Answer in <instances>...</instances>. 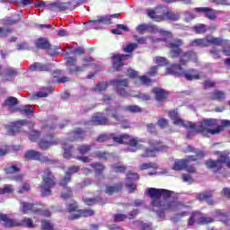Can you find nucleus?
Wrapping results in <instances>:
<instances>
[{"label": "nucleus", "instance_id": "obj_54", "mask_svg": "<svg viewBox=\"0 0 230 230\" xmlns=\"http://www.w3.org/2000/svg\"><path fill=\"white\" fill-rule=\"evenodd\" d=\"M186 160H178L174 163L173 170H184L186 168Z\"/></svg>", "mask_w": 230, "mask_h": 230}, {"label": "nucleus", "instance_id": "obj_33", "mask_svg": "<svg viewBox=\"0 0 230 230\" xmlns=\"http://www.w3.org/2000/svg\"><path fill=\"white\" fill-rule=\"evenodd\" d=\"M4 103L7 107H9L10 111H17V108H15V106L19 104V100H17V98L13 96H10L4 100Z\"/></svg>", "mask_w": 230, "mask_h": 230}, {"label": "nucleus", "instance_id": "obj_23", "mask_svg": "<svg viewBox=\"0 0 230 230\" xmlns=\"http://www.w3.org/2000/svg\"><path fill=\"white\" fill-rule=\"evenodd\" d=\"M123 191V183L122 182H118L114 183L113 185H105V190L104 193L106 195H114L116 193H121Z\"/></svg>", "mask_w": 230, "mask_h": 230}, {"label": "nucleus", "instance_id": "obj_59", "mask_svg": "<svg viewBox=\"0 0 230 230\" xmlns=\"http://www.w3.org/2000/svg\"><path fill=\"white\" fill-rule=\"evenodd\" d=\"M128 216L125 214H115L113 215V222H125Z\"/></svg>", "mask_w": 230, "mask_h": 230}, {"label": "nucleus", "instance_id": "obj_55", "mask_svg": "<svg viewBox=\"0 0 230 230\" xmlns=\"http://www.w3.org/2000/svg\"><path fill=\"white\" fill-rule=\"evenodd\" d=\"M95 157H97V159H101L102 161H107V159H109V155H111L109 153L107 152H102V151H96L94 153Z\"/></svg>", "mask_w": 230, "mask_h": 230}, {"label": "nucleus", "instance_id": "obj_2", "mask_svg": "<svg viewBox=\"0 0 230 230\" xmlns=\"http://www.w3.org/2000/svg\"><path fill=\"white\" fill-rule=\"evenodd\" d=\"M181 46H182V40L176 39L174 40L173 43V52H174V60L177 62V60H180L181 65L175 64L174 65V75H178L179 76L184 75L187 80H197L200 78V76L195 72V70L191 69L189 72H184V68L181 67V66H184L186 62L190 60H195L197 58V55L193 52H189L186 54H182V51H181Z\"/></svg>", "mask_w": 230, "mask_h": 230}, {"label": "nucleus", "instance_id": "obj_42", "mask_svg": "<svg viewBox=\"0 0 230 230\" xmlns=\"http://www.w3.org/2000/svg\"><path fill=\"white\" fill-rule=\"evenodd\" d=\"M197 199L198 200H206L210 206L213 204V199H211V194L209 192H202L198 195Z\"/></svg>", "mask_w": 230, "mask_h": 230}, {"label": "nucleus", "instance_id": "obj_44", "mask_svg": "<svg viewBox=\"0 0 230 230\" xmlns=\"http://www.w3.org/2000/svg\"><path fill=\"white\" fill-rule=\"evenodd\" d=\"M7 175H12L13 173H20L21 168L17 164H12L11 166L4 170Z\"/></svg>", "mask_w": 230, "mask_h": 230}, {"label": "nucleus", "instance_id": "obj_24", "mask_svg": "<svg viewBox=\"0 0 230 230\" xmlns=\"http://www.w3.org/2000/svg\"><path fill=\"white\" fill-rule=\"evenodd\" d=\"M195 154L197 155V158H195V156H189V158L186 160L187 164L184 169H186V172H188L189 173H195V167H193V165H189L188 163H190V161H197L198 159H200V157H204L205 155L204 151H200L199 149L195 150Z\"/></svg>", "mask_w": 230, "mask_h": 230}, {"label": "nucleus", "instance_id": "obj_10", "mask_svg": "<svg viewBox=\"0 0 230 230\" xmlns=\"http://www.w3.org/2000/svg\"><path fill=\"white\" fill-rule=\"evenodd\" d=\"M206 166L212 168L214 172L227 175V173H230V157L227 155L220 153L217 161L208 160L206 162Z\"/></svg>", "mask_w": 230, "mask_h": 230}, {"label": "nucleus", "instance_id": "obj_50", "mask_svg": "<svg viewBox=\"0 0 230 230\" xmlns=\"http://www.w3.org/2000/svg\"><path fill=\"white\" fill-rule=\"evenodd\" d=\"M138 80L142 85H146V87L152 85V82H154L150 77L146 75L138 76Z\"/></svg>", "mask_w": 230, "mask_h": 230}, {"label": "nucleus", "instance_id": "obj_51", "mask_svg": "<svg viewBox=\"0 0 230 230\" xmlns=\"http://www.w3.org/2000/svg\"><path fill=\"white\" fill-rule=\"evenodd\" d=\"M139 181V174L137 172H128L127 174L128 182H136Z\"/></svg>", "mask_w": 230, "mask_h": 230}, {"label": "nucleus", "instance_id": "obj_4", "mask_svg": "<svg viewBox=\"0 0 230 230\" xmlns=\"http://www.w3.org/2000/svg\"><path fill=\"white\" fill-rule=\"evenodd\" d=\"M109 139H113L114 143H118L119 145H128L132 148H141V146H143L141 143H145L143 139L138 137H132L128 134H122L119 137H116L114 133H111L110 135H99L96 138V141L97 143H105V141H109Z\"/></svg>", "mask_w": 230, "mask_h": 230}, {"label": "nucleus", "instance_id": "obj_31", "mask_svg": "<svg viewBox=\"0 0 230 230\" xmlns=\"http://www.w3.org/2000/svg\"><path fill=\"white\" fill-rule=\"evenodd\" d=\"M22 17L19 14H16V18L12 19L11 17H5L2 20L3 26H13V24H19L22 21Z\"/></svg>", "mask_w": 230, "mask_h": 230}, {"label": "nucleus", "instance_id": "obj_5", "mask_svg": "<svg viewBox=\"0 0 230 230\" xmlns=\"http://www.w3.org/2000/svg\"><path fill=\"white\" fill-rule=\"evenodd\" d=\"M85 130L82 128H76L75 129L68 133V137L62 143L65 159H71L73 157V145H69L75 141H84L85 139Z\"/></svg>", "mask_w": 230, "mask_h": 230}, {"label": "nucleus", "instance_id": "obj_47", "mask_svg": "<svg viewBox=\"0 0 230 230\" xmlns=\"http://www.w3.org/2000/svg\"><path fill=\"white\" fill-rule=\"evenodd\" d=\"M93 149L92 145H81L77 147V152L81 154V155H85V154H89Z\"/></svg>", "mask_w": 230, "mask_h": 230}, {"label": "nucleus", "instance_id": "obj_62", "mask_svg": "<svg viewBox=\"0 0 230 230\" xmlns=\"http://www.w3.org/2000/svg\"><path fill=\"white\" fill-rule=\"evenodd\" d=\"M137 49V43H129L125 49L124 51L125 53H132L134 49Z\"/></svg>", "mask_w": 230, "mask_h": 230}, {"label": "nucleus", "instance_id": "obj_12", "mask_svg": "<svg viewBox=\"0 0 230 230\" xmlns=\"http://www.w3.org/2000/svg\"><path fill=\"white\" fill-rule=\"evenodd\" d=\"M66 67L70 75H80L84 73V69L87 67L88 65L84 64L82 66H76L78 60L75 57H66Z\"/></svg>", "mask_w": 230, "mask_h": 230}, {"label": "nucleus", "instance_id": "obj_32", "mask_svg": "<svg viewBox=\"0 0 230 230\" xmlns=\"http://www.w3.org/2000/svg\"><path fill=\"white\" fill-rule=\"evenodd\" d=\"M66 213H70V215H75L80 211V205H78V202L73 201L71 203H68L66 205V208L65 209Z\"/></svg>", "mask_w": 230, "mask_h": 230}, {"label": "nucleus", "instance_id": "obj_13", "mask_svg": "<svg viewBox=\"0 0 230 230\" xmlns=\"http://www.w3.org/2000/svg\"><path fill=\"white\" fill-rule=\"evenodd\" d=\"M25 159L28 161H39L40 163H55L53 160L49 159L48 156L42 155V153L31 149L25 152Z\"/></svg>", "mask_w": 230, "mask_h": 230}, {"label": "nucleus", "instance_id": "obj_56", "mask_svg": "<svg viewBox=\"0 0 230 230\" xmlns=\"http://www.w3.org/2000/svg\"><path fill=\"white\" fill-rule=\"evenodd\" d=\"M148 168H153V170H157L158 166L157 164L149 162V163H143L140 166L141 170H148Z\"/></svg>", "mask_w": 230, "mask_h": 230}, {"label": "nucleus", "instance_id": "obj_9", "mask_svg": "<svg viewBox=\"0 0 230 230\" xmlns=\"http://www.w3.org/2000/svg\"><path fill=\"white\" fill-rule=\"evenodd\" d=\"M0 219L3 221L4 227L7 229H12V227H28L29 229H33L35 224L33 220L30 217H23L22 220H17L10 218L8 214L0 213Z\"/></svg>", "mask_w": 230, "mask_h": 230}, {"label": "nucleus", "instance_id": "obj_21", "mask_svg": "<svg viewBox=\"0 0 230 230\" xmlns=\"http://www.w3.org/2000/svg\"><path fill=\"white\" fill-rule=\"evenodd\" d=\"M119 15V13H115L111 15L99 16L97 20H91L89 23L93 24V26H98V24H111V17L113 19H118Z\"/></svg>", "mask_w": 230, "mask_h": 230}, {"label": "nucleus", "instance_id": "obj_30", "mask_svg": "<svg viewBox=\"0 0 230 230\" xmlns=\"http://www.w3.org/2000/svg\"><path fill=\"white\" fill-rule=\"evenodd\" d=\"M160 33L166 38H164L163 40L165 42L166 48H169L171 51H173V41L172 40V32L166 31H161Z\"/></svg>", "mask_w": 230, "mask_h": 230}, {"label": "nucleus", "instance_id": "obj_28", "mask_svg": "<svg viewBox=\"0 0 230 230\" xmlns=\"http://www.w3.org/2000/svg\"><path fill=\"white\" fill-rule=\"evenodd\" d=\"M53 91L54 88L51 86L41 88L38 93H33L32 98H34V100H37V98H48Z\"/></svg>", "mask_w": 230, "mask_h": 230}, {"label": "nucleus", "instance_id": "obj_57", "mask_svg": "<svg viewBox=\"0 0 230 230\" xmlns=\"http://www.w3.org/2000/svg\"><path fill=\"white\" fill-rule=\"evenodd\" d=\"M147 16L152 19L153 21H155L159 22V16H157V13L155 9H148L147 10Z\"/></svg>", "mask_w": 230, "mask_h": 230}, {"label": "nucleus", "instance_id": "obj_52", "mask_svg": "<svg viewBox=\"0 0 230 230\" xmlns=\"http://www.w3.org/2000/svg\"><path fill=\"white\" fill-rule=\"evenodd\" d=\"M29 139L35 143L40 139V131L39 130H32L29 135Z\"/></svg>", "mask_w": 230, "mask_h": 230}, {"label": "nucleus", "instance_id": "obj_49", "mask_svg": "<svg viewBox=\"0 0 230 230\" xmlns=\"http://www.w3.org/2000/svg\"><path fill=\"white\" fill-rule=\"evenodd\" d=\"M90 166L93 168L96 173H99V174L103 173V171L105 170V165H103L102 163H93L90 164Z\"/></svg>", "mask_w": 230, "mask_h": 230}, {"label": "nucleus", "instance_id": "obj_29", "mask_svg": "<svg viewBox=\"0 0 230 230\" xmlns=\"http://www.w3.org/2000/svg\"><path fill=\"white\" fill-rule=\"evenodd\" d=\"M152 93L155 94L157 102H164L168 98V92L162 88H154Z\"/></svg>", "mask_w": 230, "mask_h": 230}, {"label": "nucleus", "instance_id": "obj_36", "mask_svg": "<svg viewBox=\"0 0 230 230\" xmlns=\"http://www.w3.org/2000/svg\"><path fill=\"white\" fill-rule=\"evenodd\" d=\"M63 190L61 191V199L63 200H68V199H72L73 197V188L66 186V187H62Z\"/></svg>", "mask_w": 230, "mask_h": 230}, {"label": "nucleus", "instance_id": "obj_39", "mask_svg": "<svg viewBox=\"0 0 230 230\" xmlns=\"http://www.w3.org/2000/svg\"><path fill=\"white\" fill-rule=\"evenodd\" d=\"M123 109L126 112H131V114H139L140 112H143V108L139 107V105H128L125 106Z\"/></svg>", "mask_w": 230, "mask_h": 230}, {"label": "nucleus", "instance_id": "obj_34", "mask_svg": "<svg viewBox=\"0 0 230 230\" xmlns=\"http://www.w3.org/2000/svg\"><path fill=\"white\" fill-rule=\"evenodd\" d=\"M29 70L31 72L34 71H49V66L42 63L36 62L30 66Z\"/></svg>", "mask_w": 230, "mask_h": 230}, {"label": "nucleus", "instance_id": "obj_60", "mask_svg": "<svg viewBox=\"0 0 230 230\" xmlns=\"http://www.w3.org/2000/svg\"><path fill=\"white\" fill-rule=\"evenodd\" d=\"M16 111H19L21 114H25L26 116H33L35 111L33 109H20L16 108Z\"/></svg>", "mask_w": 230, "mask_h": 230}, {"label": "nucleus", "instance_id": "obj_26", "mask_svg": "<svg viewBox=\"0 0 230 230\" xmlns=\"http://www.w3.org/2000/svg\"><path fill=\"white\" fill-rule=\"evenodd\" d=\"M35 46L38 49H45L46 51H49L51 49V43L47 38H38L35 41Z\"/></svg>", "mask_w": 230, "mask_h": 230}, {"label": "nucleus", "instance_id": "obj_53", "mask_svg": "<svg viewBox=\"0 0 230 230\" xmlns=\"http://www.w3.org/2000/svg\"><path fill=\"white\" fill-rule=\"evenodd\" d=\"M12 152V147L8 145H4L0 146V157H4L5 155H8Z\"/></svg>", "mask_w": 230, "mask_h": 230}, {"label": "nucleus", "instance_id": "obj_27", "mask_svg": "<svg viewBox=\"0 0 230 230\" xmlns=\"http://www.w3.org/2000/svg\"><path fill=\"white\" fill-rule=\"evenodd\" d=\"M188 212L186 211V207L182 204L174 206V222L177 220H181L182 217H186Z\"/></svg>", "mask_w": 230, "mask_h": 230}, {"label": "nucleus", "instance_id": "obj_58", "mask_svg": "<svg viewBox=\"0 0 230 230\" xmlns=\"http://www.w3.org/2000/svg\"><path fill=\"white\" fill-rule=\"evenodd\" d=\"M13 31L11 28L0 27V39L8 37V35H10V33H12Z\"/></svg>", "mask_w": 230, "mask_h": 230}, {"label": "nucleus", "instance_id": "obj_64", "mask_svg": "<svg viewBox=\"0 0 230 230\" xmlns=\"http://www.w3.org/2000/svg\"><path fill=\"white\" fill-rule=\"evenodd\" d=\"M31 187L29 185V183H22V187L20 188V190H18V193L22 194V193H28V191H30Z\"/></svg>", "mask_w": 230, "mask_h": 230}, {"label": "nucleus", "instance_id": "obj_40", "mask_svg": "<svg viewBox=\"0 0 230 230\" xmlns=\"http://www.w3.org/2000/svg\"><path fill=\"white\" fill-rule=\"evenodd\" d=\"M21 211L23 213V215H26L28 211H33V208H35V205L33 203H28L25 201L21 202Z\"/></svg>", "mask_w": 230, "mask_h": 230}, {"label": "nucleus", "instance_id": "obj_17", "mask_svg": "<svg viewBox=\"0 0 230 230\" xmlns=\"http://www.w3.org/2000/svg\"><path fill=\"white\" fill-rule=\"evenodd\" d=\"M26 125H28V120L26 119L11 122L10 125L7 126V134L9 136H15V134H17V132H21V128H22V127H26Z\"/></svg>", "mask_w": 230, "mask_h": 230}, {"label": "nucleus", "instance_id": "obj_63", "mask_svg": "<svg viewBox=\"0 0 230 230\" xmlns=\"http://www.w3.org/2000/svg\"><path fill=\"white\" fill-rule=\"evenodd\" d=\"M196 33H206L208 28L204 24H199L194 28Z\"/></svg>", "mask_w": 230, "mask_h": 230}, {"label": "nucleus", "instance_id": "obj_48", "mask_svg": "<svg viewBox=\"0 0 230 230\" xmlns=\"http://www.w3.org/2000/svg\"><path fill=\"white\" fill-rule=\"evenodd\" d=\"M40 230H55V225H53V223L48 219H43L41 221Z\"/></svg>", "mask_w": 230, "mask_h": 230}, {"label": "nucleus", "instance_id": "obj_18", "mask_svg": "<svg viewBox=\"0 0 230 230\" xmlns=\"http://www.w3.org/2000/svg\"><path fill=\"white\" fill-rule=\"evenodd\" d=\"M94 210L88 208V209H79L75 214H70L67 216V220L69 222H74L75 220H80V218H87V217L94 216Z\"/></svg>", "mask_w": 230, "mask_h": 230}, {"label": "nucleus", "instance_id": "obj_8", "mask_svg": "<svg viewBox=\"0 0 230 230\" xmlns=\"http://www.w3.org/2000/svg\"><path fill=\"white\" fill-rule=\"evenodd\" d=\"M147 145H149L150 147H146L143 150L142 154L140 155V157H142V159H150L152 157H156L159 152H166V150H168V146L164 145L161 139L150 138L147 141Z\"/></svg>", "mask_w": 230, "mask_h": 230}, {"label": "nucleus", "instance_id": "obj_7", "mask_svg": "<svg viewBox=\"0 0 230 230\" xmlns=\"http://www.w3.org/2000/svg\"><path fill=\"white\" fill-rule=\"evenodd\" d=\"M41 184L40 185V190L41 193V197H49L52 195L51 189L57 186V178L53 173V171L49 168H45L43 170V173L41 175Z\"/></svg>", "mask_w": 230, "mask_h": 230}, {"label": "nucleus", "instance_id": "obj_16", "mask_svg": "<svg viewBox=\"0 0 230 230\" xmlns=\"http://www.w3.org/2000/svg\"><path fill=\"white\" fill-rule=\"evenodd\" d=\"M129 58V55L114 54L111 57L113 69L115 71H121V69H123V66H125V64H123L124 60H128Z\"/></svg>", "mask_w": 230, "mask_h": 230}, {"label": "nucleus", "instance_id": "obj_14", "mask_svg": "<svg viewBox=\"0 0 230 230\" xmlns=\"http://www.w3.org/2000/svg\"><path fill=\"white\" fill-rule=\"evenodd\" d=\"M111 84L116 87L117 93L119 94V96H121V98H127V96H128V93L124 88L128 87V79H113L111 81Z\"/></svg>", "mask_w": 230, "mask_h": 230}, {"label": "nucleus", "instance_id": "obj_15", "mask_svg": "<svg viewBox=\"0 0 230 230\" xmlns=\"http://www.w3.org/2000/svg\"><path fill=\"white\" fill-rule=\"evenodd\" d=\"M196 224H211L215 220L209 217H207L206 214H201L199 212H194L190 218L189 219V226H193V223Z\"/></svg>", "mask_w": 230, "mask_h": 230}, {"label": "nucleus", "instance_id": "obj_11", "mask_svg": "<svg viewBox=\"0 0 230 230\" xmlns=\"http://www.w3.org/2000/svg\"><path fill=\"white\" fill-rule=\"evenodd\" d=\"M56 145H58V138H57L53 132H49L45 138L40 139L38 143L40 150H49L51 146H56Z\"/></svg>", "mask_w": 230, "mask_h": 230}, {"label": "nucleus", "instance_id": "obj_20", "mask_svg": "<svg viewBox=\"0 0 230 230\" xmlns=\"http://www.w3.org/2000/svg\"><path fill=\"white\" fill-rule=\"evenodd\" d=\"M72 3L69 2H54L49 4V9L51 12H66L71 8Z\"/></svg>", "mask_w": 230, "mask_h": 230}, {"label": "nucleus", "instance_id": "obj_61", "mask_svg": "<svg viewBox=\"0 0 230 230\" xmlns=\"http://www.w3.org/2000/svg\"><path fill=\"white\" fill-rule=\"evenodd\" d=\"M156 125H158L160 128H166V127H168V119L164 118L159 119L156 122Z\"/></svg>", "mask_w": 230, "mask_h": 230}, {"label": "nucleus", "instance_id": "obj_19", "mask_svg": "<svg viewBox=\"0 0 230 230\" xmlns=\"http://www.w3.org/2000/svg\"><path fill=\"white\" fill-rule=\"evenodd\" d=\"M91 123L95 127H105L109 124V118L105 116V113L99 111L93 115Z\"/></svg>", "mask_w": 230, "mask_h": 230}, {"label": "nucleus", "instance_id": "obj_46", "mask_svg": "<svg viewBox=\"0 0 230 230\" xmlns=\"http://www.w3.org/2000/svg\"><path fill=\"white\" fill-rule=\"evenodd\" d=\"M121 163H116L111 165V168L115 173H125L127 172V167L125 165H120Z\"/></svg>", "mask_w": 230, "mask_h": 230}, {"label": "nucleus", "instance_id": "obj_1", "mask_svg": "<svg viewBox=\"0 0 230 230\" xmlns=\"http://www.w3.org/2000/svg\"><path fill=\"white\" fill-rule=\"evenodd\" d=\"M173 123L174 125H178V127H188V137L191 136V133L196 134V132H200V134L203 136H208V134H211L212 136L215 134H220V132L224 130V127H230V120H222L221 126H218V120L215 119H208L201 122L199 128H196L195 124L191 122L185 124L184 120H182V119H181L178 114H174Z\"/></svg>", "mask_w": 230, "mask_h": 230}, {"label": "nucleus", "instance_id": "obj_45", "mask_svg": "<svg viewBox=\"0 0 230 230\" xmlns=\"http://www.w3.org/2000/svg\"><path fill=\"white\" fill-rule=\"evenodd\" d=\"M211 100H217V102H222V100H226V93L222 91H215L210 96Z\"/></svg>", "mask_w": 230, "mask_h": 230}, {"label": "nucleus", "instance_id": "obj_37", "mask_svg": "<svg viewBox=\"0 0 230 230\" xmlns=\"http://www.w3.org/2000/svg\"><path fill=\"white\" fill-rule=\"evenodd\" d=\"M154 28H155V26L142 23L137 27V31L140 35H143L146 33V31H152V30H154Z\"/></svg>", "mask_w": 230, "mask_h": 230}, {"label": "nucleus", "instance_id": "obj_38", "mask_svg": "<svg viewBox=\"0 0 230 230\" xmlns=\"http://www.w3.org/2000/svg\"><path fill=\"white\" fill-rule=\"evenodd\" d=\"M154 61H155V64L158 66V67H166V66H170V62L164 57L156 56L154 58Z\"/></svg>", "mask_w": 230, "mask_h": 230}, {"label": "nucleus", "instance_id": "obj_35", "mask_svg": "<svg viewBox=\"0 0 230 230\" xmlns=\"http://www.w3.org/2000/svg\"><path fill=\"white\" fill-rule=\"evenodd\" d=\"M158 20L159 21H164L166 17H168V9L164 6H158L155 8Z\"/></svg>", "mask_w": 230, "mask_h": 230}, {"label": "nucleus", "instance_id": "obj_43", "mask_svg": "<svg viewBox=\"0 0 230 230\" xmlns=\"http://www.w3.org/2000/svg\"><path fill=\"white\" fill-rule=\"evenodd\" d=\"M71 174H69V172H65V176L60 179L58 185L61 186V188L67 187V184L71 182Z\"/></svg>", "mask_w": 230, "mask_h": 230}, {"label": "nucleus", "instance_id": "obj_6", "mask_svg": "<svg viewBox=\"0 0 230 230\" xmlns=\"http://www.w3.org/2000/svg\"><path fill=\"white\" fill-rule=\"evenodd\" d=\"M222 46L223 51L226 57L230 55V41L226 40H221L220 38H213L212 36H208L205 39H197L191 42V46H199L200 48H206V46Z\"/></svg>", "mask_w": 230, "mask_h": 230}, {"label": "nucleus", "instance_id": "obj_25", "mask_svg": "<svg viewBox=\"0 0 230 230\" xmlns=\"http://www.w3.org/2000/svg\"><path fill=\"white\" fill-rule=\"evenodd\" d=\"M195 13H204L208 19L213 20L217 18V13L209 7H196L192 10Z\"/></svg>", "mask_w": 230, "mask_h": 230}, {"label": "nucleus", "instance_id": "obj_3", "mask_svg": "<svg viewBox=\"0 0 230 230\" xmlns=\"http://www.w3.org/2000/svg\"><path fill=\"white\" fill-rule=\"evenodd\" d=\"M146 193L151 199L153 208H158L162 211L172 209V202L168 200H170L173 191L166 189L148 188Z\"/></svg>", "mask_w": 230, "mask_h": 230}, {"label": "nucleus", "instance_id": "obj_41", "mask_svg": "<svg viewBox=\"0 0 230 230\" xmlns=\"http://www.w3.org/2000/svg\"><path fill=\"white\" fill-rule=\"evenodd\" d=\"M13 191H15V190L12 184H5L4 188L0 187V195H12Z\"/></svg>", "mask_w": 230, "mask_h": 230}, {"label": "nucleus", "instance_id": "obj_22", "mask_svg": "<svg viewBox=\"0 0 230 230\" xmlns=\"http://www.w3.org/2000/svg\"><path fill=\"white\" fill-rule=\"evenodd\" d=\"M121 111H123V106L118 105L112 108H106V112L110 113V118L114 119L115 121H121L123 119V116H121Z\"/></svg>", "mask_w": 230, "mask_h": 230}]
</instances>
